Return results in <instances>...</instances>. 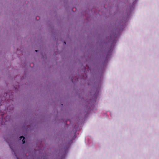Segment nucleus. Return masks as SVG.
<instances>
[{
	"label": "nucleus",
	"mask_w": 159,
	"mask_h": 159,
	"mask_svg": "<svg viewBox=\"0 0 159 159\" xmlns=\"http://www.w3.org/2000/svg\"><path fill=\"white\" fill-rule=\"evenodd\" d=\"M72 82H73V79H72Z\"/></svg>",
	"instance_id": "nucleus-8"
},
{
	"label": "nucleus",
	"mask_w": 159,
	"mask_h": 159,
	"mask_svg": "<svg viewBox=\"0 0 159 159\" xmlns=\"http://www.w3.org/2000/svg\"><path fill=\"white\" fill-rule=\"evenodd\" d=\"M23 139L22 142L24 144L25 143V138L23 136H20V139L21 140Z\"/></svg>",
	"instance_id": "nucleus-1"
},
{
	"label": "nucleus",
	"mask_w": 159,
	"mask_h": 159,
	"mask_svg": "<svg viewBox=\"0 0 159 159\" xmlns=\"http://www.w3.org/2000/svg\"><path fill=\"white\" fill-rule=\"evenodd\" d=\"M9 146L10 148L12 150L13 152H14L15 156H16V155L15 152V151H14V150L11 148V145H10V144H9Z\"/></svg>",
	"instance_id": "nucleus-2"
},
{
	"label": "nucleus",
	"mask_w": 159,
	"mask_h": 159,
	"mask_svg": "<svg viewBox=\"0 0 159 159\" xmlns=\"http://www.w3.org/2000/svg\"><path fill=\"white\" fill-rule=\"evenodd\" d=\"M0 120L2 121V120H3V119L2 118H0Z\"/></svg>",
	"instance_id": "nucleus-4"
},
{
	"label": "nucleus",
	"mask_w": 159,
	"mask_h": 159,
	"mask_svg": "<svg viewBox=\"0 0 159 159\" xmlns=\"http://www.w3.org/2000/svg\"><path fill=\"white\" fill-rule=\"evenodd\" d=\"M3 115V114H1V116H2V117Z\"/></svg>",
	"instance_id": "nucleus-6"
},
{
	"label": "nucleus",
	"mask_w": 159,
	"mask_h": 159,
	"mask_svg": "<svg viewBox=\"0 0 159 159\" xmlns=\"http://www.w3.org/2000/svg\"><path fill=\"white\" fill-rule=\"evenodd\" d=\"M108 51L107 52L108 53H109L110 52V51H111V50H108Z\"/></svg>",
	"instance_id": "nucleus-3"
},
{
	"label": "nucleus",
	"mask_w": 159,
	"mask_h": 159,
	"mask_svg": "<svg viewBox=\"0 0 159 159\" xmlns=\"http://www.w3.org/2000/svg\"><path fill=\"white\" fill-rule=\"evenodd\" d=\"M64 43H65V44H66V42H64Z\"/></svg>",
	"instance_id": "nucleus-7"
},
{
	"label": "nucleus",
	"mask_w": 159,
	"mask_h": 159,
	"mask_svg": "<svg viewBox=\"0 0 159 159\" xmlns=\"http://www.w3.org/2000/svg\"><path fill=\"white\" fill-rule=\"evenodd\" d=\"M35 52H38V51H39V50H35Z\"/></svg>",
	"instance_id": "nucleus-5"
}]
</instances>
